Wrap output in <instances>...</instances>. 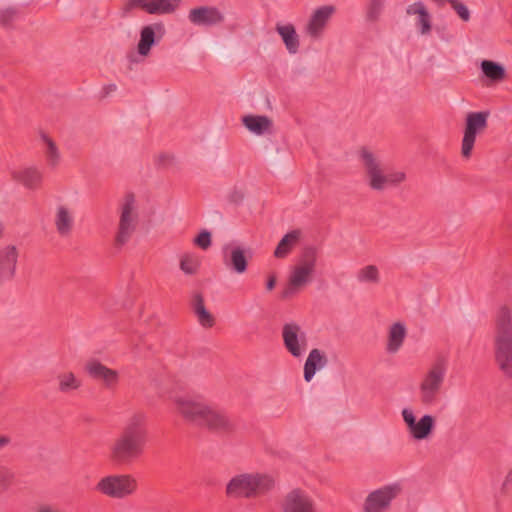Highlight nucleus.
Segmentation results:
<instances>
[{
  "label": "nucleus",
  "mask_w": 512,
  "mask_h": 512,
  "mask_svg": "<svg viewBox=\"0 0 512 512\" xmlns=\"http://www.w3.org/2000/svg\"><path fill=\"white\" fill-rule=\"evenodd\" d=\"M328 364V358L326 354L320 349H312L304 364V379L306 382H310L317 371L326 367Z\"/></svg>",
  "instance_id": "23"
},
{
  "label": "nucleus",
  "mask_w": 512,
  "mask_h": 512,
  "mask_svg": "<svg viewBox=\"0 0 512 512\" xmlns=\"http://www.w3.org/2000/svg\"><path fill=\"white\" fill-rule=\"evenodd\" d=\"M276 31L281 36L286 49L290 54H295L299 49V38L292 24L276 26Z\"/></svg>",
  "instance_id": "26"
},
{
  "label": "nucleus",
  "mask_w": 512,
  "mask_h": 512,
  "mask_svg": "<svg viewBox=\"0 0 512 512\" xmlns=\"http://www.w3.org/2000/svg\"><path fill=\"white\" fill-rule=\"evenodd\" d=\"M199 262L196 257L186 254L181 258L180 269L187 275H193L197 272Z\"/></svg>",
  "instance_id": "37"
},
{
  "label": "nucleus",
  "mask_w": 512,
  "mask_h": 512,
  "mask_svg": "<svg viewBox=\"0 0 512 512\" xmlns=\"http://www.w3.org/2000/svg\"><path fill=\"white\" fill-rule=\"evenodd\" d=\"M137 480L130 474H111L99 480L96 490L114 499H123L137 490Z\"/></svg>",
  "instance_id": "9"
},
{
  "label": "nucleus",
  "mask_w": 512,
  "mask_h": 512,
  "mask_svg": "<svg viewBox=\"0 0 512 512\" xmlns=\"http://www.w3.org/2000/svg\"><path fill=\"white\" fill-rule=\"evenodd\" d=\"M242 123L255 135H263L272 127V120L265 115H246L242 118Z\"/></svg>",
  "instance_id": "25"
},
{
  "label": "nucleus",
  "mask_w": 512,
  "mask_h": 512,
  "mask_svg": "<svg viewBox=\"0 0 512 512\" xmlns=\"http://www.w3.org/2000/svg\"><path fill=\"white\" fill-rule=\"evenodd\" d=\"M488 116V112H470L467 114L461 147L463 157H470L477 133L487 127Z\"/></svg>",
  "instance_id": "12"
},
{
  "label": "nucleus",
  "mask_w": 512,
  "mask_h": 512,
  "mask_svg": "<svg viewBox=\"0 0 512 512\" xmlns=\"http://www.w3.org/2000/svg\"><path fill=\"white\" fill-rule=\"evenodd\" d=\"M279 512H318V505L307 491L295 488L283 496Z\"/></svg>",
  "instance_id": "10"
},
{
  "label": "nucleus",
  "mask_w": 512,
  "mask_h": 512,
  "mask_svg": "<svg viewBox=\"0 0 512 512\" xmlns=\"http://www.w3.org/2000/svg\"><path fill=\"white\" fill-rule=\"evenodd\" d=\"M454 9V11L458 14V16L465 22L470 20V11L466 5L459 2L458 0H447Z\"/></svg>",
  "instance_id": "41"
},
{
  "label": "nucleus",
  "mask_w": 512,
  "mask_h": 512,
  "mask_svg": "<svg viewBox=\"0 0 512 512\" xmlns=\"http://www.w3.org/2000/svg\"><path fill=\"white\" fill-rule=\"evenodd\" d=\"M494 357L503 375L512 379V312L502 306L495 317Z\"/></svg>",
  "instance_id": "4"
},
{
  "label": "nucleus",
  "mask_w": 512,
  "mask_h": 512,
  "mask_svg": "<svg viewBox=\"0 0 512 512\" xmlns=\"http://www.w3.org/2000/svg\"><path fill=\"white\" fill-rule=\"evenodd\" d=\"M3 232H4V226L2 223H0V239L2 238L3 236Z\"/></svg>",
  "instance_id": "52"
},
{
  "label": "nucleus",
  "mask_w": 512,
  "mask_h": 512,
  "mask_svg": "<svg viewBox=\"0 0 512 512\" xmlns=\"http://www.w3.org/2000/svg\"><path fill=\"white\" fill-rule=\"evenodd\" d=\"M448 362L443 356H438L423 374L419 385V399L424 405H433L443 386L447 373Z\"/></svg>",
  "instance_id": "7"
},
{
  "label": "nucleus",
  "mask_w": 512,
  "mask_h": 512,
  "mask_svg": "<svg viewBox=\"0 0 512 512\" xmlns=\"http://www.w3.org/2000/svg\"><path fill=\"white\" fill-rule=\"evenodd\" d=\"M19 250L15 245L0 248V286L14 279L16 275Z\"/></svg>",
  "instance_id": "18"
},
{
  "label": "nucleus",
  "mask_w": 512,
  "mask_h": 512,
  "mask_svg": "<svg viewBox=\"0 0 512 512\" xmlns=\"http://www.w3.org/2000/svg\"><path fill=\"white\" fill-rule=\"evenodd\" d=\"M58 390L61 393L67 394L78 390L82 382L78 379L73 372H64L57 375Z\"/></svg>",
  "instance_id": "29"
},
{
  "label": "nucleus",
  "mask_w": 512,
  "mask_h": 512,
  "mask_svg": "<svg viewBox=\"0 0 512 512\" xmlns=\"http://www.w3.org/2000/svg\"><path fill=\"white\" fill-rule=\"evenodd\" d=\"M85 370L90 377L102 381L107 388L116 385L119 379L118 372L110 369L97 360H90L85 365Z\"/></svg>",
  "instance_id": "21"
},
{
  "label": "nucleus",
  "mask_w": 512,
  "mask_h": 512,
  "mask_svg": "<svg viewBox=\"0 0 512 512\" xmlns=\"http://www.w3.org/2000/svg\"><path fill=\"white\" fill-rule=\"evenodd\" d=\"M317 259V247L310 245L303 249L298 263L291 268L288 283L281 293L282 299L293 297L312 281Z\"/></svg>",
  "instance_id": "6"
},
{
  "label": "nucleus",
  "mask_w": 512,
  "mask_h": 512,
  "mask_svg": "<svg viewBox=\"0 0 512 512\" xmlns=\"http://www.w3.org/2000/svg\"><path fill=\"white\" fill-rule=\"evenodd\" d=\"M41 138L44 142L45 148H44V156L47 162V165L51 169H55L61 161V154L60 151L56 145V143L47 135L42 134Z\"/></svg>",
  "instance_id": "28"
},
{
  "label": "nucleus",
  "mask_w": 512,
  "mask_h": 512,
  "mask_svg": "<svg viewBox=\"0 0 512 512\" xmlns=\"http://www.w3.org/2000/svg\"><path fill=\"white\" fill-rule=\"evenodd\" d=\"M12 442V439L7 434H0V451L8 447Z\"/></svg>",
  "instance_id": "45"
},
{
  "label": "nucleus",
  "mask_w": 512,
  "mask_h": 512,
  "mask_svg": "<svg viewBox=\"0 0 512 512\" xmlns=\"http://www.w3.org/2000/svg\"><path fill=\"white\" fill-rule=\"evenodd\" d=\"M14 479V472L7 466L0 464V494L9 489Z\"/></svg>",
  "instance_id": "38"
},
{
  "label": "nucleus",
  "mask_w": 512,
  "mask_h": 512,
  "mask_svg": "<svg viewBox=\"0 0 512 512\" xmlns=\"http://www.w3.org/2000/svg\"><path fill=\"white\" fill-rule=\"evenodd\" d=\"M401 491L398 484L386 485L368 494L364 502V512H385L393 499Z\"/></svg>",
  "instance_id": "13"
},
{
  "label": "nucleus",
  "mask_w": 512,
  "mask_h": 512,
  "mask_svg": "<svg viewBox=\"0 0 512 512\" xmlns=\"http://www.w3.org/2000/svg\"><path fill=\"white\" fill-rule=\"evenodd\" d=\"M146 416L134 413L108 446V459L115 466L129 465L142 456L147 443Z\"/></svg>",
  "instance_id": "1"
},
{
  "label": "nucleus",
  "mask_w": 512,
  "mask_h": 512,
  "mask_svg": "<svg viewBox=\"0 0 512 512\" xmlns=\"http://www.w3.org/2000/svg\"><path fill=\"white\" fill-rule=\"evenodd\" d=\"M173 402L182 418L193 425L219 434H227L234 430V423L224 410L206 403L199 397L175 396Z\"/></svg>",
  "instance_id": "2"
},
{
  "label": "nucleus",
  "mask_w": 512,
  "mask_h": 512,
  "mask_svg": "<svg viewBox=\"0 0 512 512\" xmlns=\"http://www.w3.org/2000/svg\"><path fill=\"white\" fill-rule=\"evenodd\" d=\"M150 0H127L123 6V14L126 16L134 9H141L149 14Z\"/></svg>",
  "instance_id": "39"
},
{
  "label": "nucleus",
  "mask_w": 512,
  "mask_h": 512,
  "mask_svg": "<svg viewBox=\"0 0 512 512\" xmlns=\"http://www.w3.org/2000/svg\"><path fill=\"white\" fill-rule=\"evenodd\" d=\"M284 347L295 358L303 356L307 349L306 333L296 323H286L282 328Z\"/></svg>",
  "instance_id": "14"
},
{
  "label": "nucleus",
  "mask_w": 512,
  "mask_h": 512,
  "mask_svg": "<svg viewBox=\"0 0 512 512\" xmlns=\"http://www.w3.org/2000/svg\"><path fill=\"white\" fill-rule=\"evenodd\" d=\"M54 226L60 237H69L75 226L74 211L66 205H58L54 214Z\"/></svg>",
  "instance_id": "22"
},
{
  "label": "nucleus",
  "mask_w": 512,
  "mask_h": 512,
  "mask_svg": "<svg viewBox=\"0 0 512 512\" xmlns=\"http://www.w3.org/2000/svg\"><path fill=\"white\" fill-rule=\"evenodd\" d=\"M359 161L364 169L368 186L374 191H384L397 187L406 180V173L401 170L386 171L378 153L367 147H362L359 152Z\"/></svg>",
  "instance_id": "3"
},
{
  "label": "nucleus",
  "mask_w": 512,
  "mask_h": 512,
  "mask_svg": "<svg viewBox=\"0 0 512 512\" xmlns=\"http://www.w3.org/2000/svg\"><path fill=\"white\" fill-rule=\"evenodd\" d=\"M152 382L163 394L170 393L177 386L174 379L166 373L152 378Z\"/></svg>",
  "instance_id": "34"
},
{
  "label": "nucleus",
  "mask_w": 512,
  "mask_h": 512,
  "mask_svg": "<svg viewBox=\"0 0 512 512\" xmlns=\"http://www.w3.org/2000/svg\"><path fill=\"white\" fill-rule=\"evenodd\" d=\"M193 309L198 317L199 323L203 327H212L214 318L204 306V299L200 294H196L193 299Z\"/></svg>",
  "instance_id": "30"
},
{
  "label": "nucleus",
  "mask_w": 512,
  "mask_h": 512,
  "mask_svg": "<svg viewBox=\"0 0 512 512\" xmlns=\"http://www.w3.org/2000/svg\"><path fill=\"white\" fill-rule=\"evenodd\" d=\"M274 487L272 477L261 473H242L226 484L225 493L231 499H250L263 496Z\"/></svg>",
  "instance_id": "5"
},
{
  "label": "nucleus",
  "mask_w": 512,
  "mask_h": 512,
  "mask_svg": "<svg viewBox=\"0 0 512 512\" xmlns=\"http://www.w3.org/2000/svg\"><path fill=\"white\" fill-rule=\"evenodd\" d=\"M191 24L199 27H212L224 22V14L215 6H199L188 13Z\"/></svg>",
  "instance_id": "15"
},
{
  "label": "nucleus",
  "mask_w": 512,
  "mask_h": 512,
  "mask_svg": "<svg viewBox=\"0 0 512 512\" xmlns=\"http://www.w3.org/2000/svg\"><path fill=\"white\" fill-rule=\"evenodd\" d=\"M416 25L419 27V31L422 35H426L431 31V16L427 9L418 15Z\"/></svg>",
  "instance_id": "40"
},
{
  "label": "nucleus",
  "mask_w": 512,
  "mask_h": 512,
  "mask_svg": "<svg viewBox=\"0 0 512 512\" xmlns=\"http://www.w3.org/2000/svg\"><path fill=\"white\" fill-rule=\"evenodd\" d=\"M406 336V328L402 323H394L388 334L387 351L389 353H396L402 346Z\"/></svg>",
  "instance_id": "27"
},
{
  "label": "nucleus",
  "mask_w": 512,
  "mask_h": 512,
  "mask_svg": "<svg viewBox=\"0 0 512 512\" xmlns=\"http://www.w3.org/2000/svg\"><path fill=\"white\" fill-rule=\"evenodd\" d=\"M334 12V6L324 5L317 8L312 13L305 27V31L310 38L318 40L322 37L324 30Z\"/></svg>",
  "instance_id": "16"
},
{
  "label": "nucleus",
  "mask_w": 512,
  "mask_h": 512,
  "mask_svg": "<svg viewBox=\"0 0 512 512\" xmlns=\"http://www.w3.org/2000/svg\"><path fill=\"white\" fill-rule=\"evenodd\" d=\"M433 2L437 3L439 6H443L447 0H432Z\"/></svg>",
  "instance_id": "50"
},
{
  "label": "nucleus",
  "mask_w": 512,
  "mask_h": 512,
  "mask_svg": "<svg viewBox=\"0 0 512 512\" xmlns=\"http://www.w3.org/2000/svg\"><path fill=\"white\" fill-rule=\"evenodd\" d=\"M302 231L300 229H293L286 233L277 244L274 250V257L277 259L286 258L293 248L300 242Z\"/></svg>",
  "instance_id": "24"
},
{
  "label": "nucleus",
  "mask_w": 512,
  "mask_h": 512,
  "mask_svg": "<svg viewBox=\"0 0 512 512\" xmlns=\"http://www.w3.org/2000/svg\"><path fill=\"white\" fill-rule=\"evenodd\" d=\"M385 7L384 2L369 0L366 8V19L369 22H376L379 20Z\"/></svg>",
  "instance_id": "35"
},
{
  "label": "nucleus",
  "mask_w": 512,
  "mask_h": 512,
  "mask_svg": "<svg viewBox=\"0 0 512 512\" xmlns=\"http://www.w3.org/2000/svg\"><path fill=\"white\" fill-rule=\"evenodd\" d=\"M11 178L23 185L28 190H37L44 179L43 172L37 166H24L10 170Z\"/></svg>",
  "instance_id": "19"
},
{
  "label": "nucleus",
  "mask_w": 512,
  "mask_h": 512,
  "mask_svg": "<svg viewBox=\"0 0 512 512\" xmlns=\"http://www.w3.org/2000/svg\"><path fill=\"white\" fill-rule=\"evenodd\" d=\"M131 349H132V352L137 355L140 353L138 345H132Z\"/></svg>",
  "instance_id": "48"
},
{
  "label": "nucleus",
  "mask_w": 512,
  "mask_h": 512,
  "mask_svg": "<svg viewBox=\"0 0 512 512\" xmlns=\"http://www.w3.org/2000/svg\"><path fill=\"white\" fill-rule=\"evenodd\" d=\"M19 17V9L16 7H6L0 9V24L4 27H11Z\"/></svg>",
  "instance_id": "36"
},
{
  "label": "nucleus",
  "mask_w": 512,
  "mask_h": 512,
  "mask_svg": "<svg viewBox=\"0 0 512 512\" xmlns=\"http://www.w3.org/2000/svg\"><path fill=\"white\" fill-rule=\"evenodd\" d=\"M138 223V207L134 194L128 193L120 203V218L115 236V246L125 245L135 232Z\"/></svg>",
  "instance_id": "8"
},
{
  "label": "nucleus",
  "mask_w": 512,
  "mask_h": 512,
  "mask_svg": "<svg viewBox=\"0 0 512 512\" xmlns=\"http://www.w3.org/2000/svg\"><path fill=\"white\" fill-rule=\"evenodd\" d=\"M244 198V193L242 190L238 189L237 187H234L230 190V192L227 195V199L231 203L238 204L240 203Z\"/></svg>",
  "instance_id": "43"
},
{
  "label": "nucleus",
  "mask_w": 512,
  "mask_h": 512,
  "mask_svg": "<svg viewBox=\"0 0 512 512\" xmlns=\"http://www.w3.org/2000/svg\"><path fill=\"white\" fill-rule=\"evenodd\" d=\"M194 243L201 249L206 250L211 245V233L204 230L194 240Z\"/></svg>",
  "instance_id": "42"
},
{
  "label": "nucleus",
  "mask_w": 512,
  "mask_h": 512,
  "mask_svg": "<svg viewBox=\"0 0 512 512\" xmlns=\"http://www.w3.org/2000/svg\"><path fill=\"white\" fill-rule=\"evenodd\" d=\"M221 253L223 264L227 269L238 274L246 272L248 262L242 247L228 243L222 247Z\"/></svg>",
  "instance_id": "17"
},
{
  "label": "nucleus",
  "mask_w": 512,
  "mask_h": 512,
  "mask_svg": "<svg viewBox=\"0 0 512 512\" xmlns=\"http://www.w3.org/2000/svg\"><path fill=\"white\" fill-rule=\"evenodd\" d=\"M426 10L425 5L422 2H416L411 5H409L406 8V13L408 15H420L422 12Z\"/></svg>",
  "instance_id": "44"
},
{
  "label": "nucleus",
  "mask_w": 512,
  "mask_h": 512,
  "mask_svg": "<svg viewBox=\"0 0 512 512\" xmlns=\"http://www.w3.org/2000/svg\"><path fill=\"white\" fill-rule=\"evenodd\" d=\"M401 415L409 435L414 440L421 441L430 437L436 425V420L432 415L425 414L416 420L414 412L409 408H404Z\"/></svg>",
  "instance_id": "11"
},
{
  "label": "nucleus",
  "mask_w": 512,
  "mask_h": 512,
  "mask_svg": "<svg viewBox=\"0 0 512 512\" xmlns=\"http://www.w3.org/2000/svg\"><path fill=\"white\" fill-rule=\"evenodd\" d=\"M164 33L165 28L162 23H153L142 27L137 46L138 53L141 56H147L151 48L162 38Z\"/></svg>",
  "instance_id": "20"
},
{
  "label": "nucleus",
  "mask_w": 512,
  "mask_h": 512,
  "mask_svg": "<svg viewBox=\"0 0 512 512\" xmlns=\"http://www.w3.org/2000/svg\"><path fill=\"white\" fill-rule=\"evenodd\" d=\"M168 160H170V156L169 155H161L160 156V161L165 162V161H168Z\"/></svg>",
  "instance_id": "49"
},
{
  "label": "nucleus",
  "mask_w": 512,
  "mask_h": 512,
  "mask_svg": "<svg viewBox=\"0 0 512 512\" xmlns=\"http://www.w3.org/2000/svg\"><path fill=\"white\" fill-rule=\"evenodd\" d=\"M37 512H60V510L55 509V508H53L51 506H48V505H43V506L38 508Z\"/></svg>",
  "instance_id": "47"
},
{
  "label": "nucleus",
  "mask_w": 512,
  "mask_h": 512,
  "mask_svg": "<svg viewBox=\"0 0 512 512\" xmlns=\"http://www.w3.org/2000/svg\"><path fill=\"white\" fill-rule=\"evenodd\" d=\"M107 89H108L107 93H109V92H111V91H115V90H116V85H114V84L109 85V86L107 87Z\"/></svg>",
  "instance_id": "51"
},
{
  "label": "nucleus",
  "mask_w": 512,
  "mask_h": 512,
  "mask_svg": "<svg viewBox=\"0 0 512 512\" xmlns=\"http://www.w3.org/2000/svg\"><path fill=\"white\" fill-rule=\"evenodd\" d=\"M481 70L487 78L494 82L502 81L506 75L504 67L491 60H483Z\"/></svg>",
  "instance_id": "31"
},
{
  "label": "nucleus",
  "mask_w": 512,
  "mask_h": 512,
  "mask_svg": "<svg viewBox=\"0 0 512 512\" xmlns=\"http://www.w3.org/2000/svg\"><path fill=\"white\" fill-rule=\"evenodd\" d=\"M275 285H276V276L275 275H270L267 282H266V289L268 291H271L275 288Z\"/></svg>",
  "instance_id": "46"
},
{
  "label": "nucleus",
  "mask_w": 512,
  "mask_h": 512,
  "mask_svg": "<svg viewBox=\"0 0 512 512\" xmlns=\"http://www.w3.org/2000/svg\"><path fill=\"white\" fill-rule=\"evenodd\" d=\"M356 278L360 283L377 284L380 281L379 270L375 265H367L359 269Z\"/></svg>",
  "instance_id": "33"
},
{
  "label": "nucleus",
  "mask_w": 512,
  "mask_h": 512,
  "mask_svg": "<svg viewBox=\"0 0 512 512\" xmlns=\"http://www.w3.org/2000/svg\"><path fill=\"white\" fill-rule=\"evenodd\" d=\"M181 0H150L149 14L162 15L173 13Z\"/></svg>",
  "instance_id": "32"
}]
</instances>
